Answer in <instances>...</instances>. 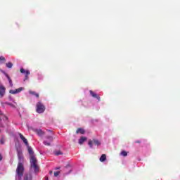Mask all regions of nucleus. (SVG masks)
<instances>
[{
	"label": "nucleus",
	"instance_id": "bb28decb",
	"mask_svg": "<svg viewBox=\"0 0 180 180\" xmlns=\"http://www.w3.org/2000/svg\"><path fill=\"white\" fill-rule=\"evenodd\" d=\"M134 143H135L140 144V143H141V141L137 140V141H135Z\"/></svg>",
	"mask_w": 180,
	"mask_h": 180
},
{
	"label": "nucleus",
	"instance_id": "ddd939ff",
	"mask_svg": "<svg viewBox=\"0 0 180 180\" xmlns=\"http://www.w3.org/2000/svg\"><path fill=\"white\" fill-rule=\"evenodd\" d=\"M29 94H30V95H34V96H36V98H39V94L36 93V91H33L32 90L29 91Z\"/></svg>",
	"mask_w": 180,
	"mask_h": 180
},
{
	"label": "nucleus",
	"instance_id": "7ed1b4c3",
	"mask_svg": "<svg viewBox=\"0 0 180 180\" xmlns=\"http://www.w3.org/2000/svg\"><path fill=\"white\" fill-rule=\"evenodd\" d=\"M36 108L37 113H44V110H46V107L40 101L37 103Z\"/></svg>",
	"mask_w": 180,
	"mask_h": 180
},
{
	"label": "nucleus",
	"instance_id": "cd10ccee",
	"mask_svg": "<svg viewBox=\"0 0 180 180\" xmlns=\"http://www.w3.org/2000/svg\"><path fill=\"white\" fill-rule=\"evenodd\" d=\"M24 180H29V177H27V176H25Z\"/></svg>",
	"mask_w": 180,
	"mask_h": 180
},
{
	"label": "nucleus",
	"instance_id": "6e6552de",
	"mask_svg": "<svg viewBox=\"0 0 180 180\" xmlns=\"http://www.w3.org/2000/svg\"><path fill=\"white\" fill-rule=\"evenodd\" d=\"M5 86H0V96L1 98H3L4 95H5Z\"/></svg>",
	"mask_w": 180,
	"mask_h": 180
},
{
	"label": "nucleus",
	"instance_id": "9b49d317",
	"mask_svg": "<svg viewBox=\"0 0 180 180\" xmlns=\"http://www.w3.org/2000/svg\"><path fill=\"white\" fill-rule=\"evenodd\" d=\"M86 141V137L85 136H82L79 139V144H84V142Z\"/></svg>",
	"mask_w": 180,
	"mask_h": 180
},
{
	"label": "nucleus",
	"instance_id": "c756f323",
	"mask_svg": "<svg viewBox=\"0 0 180 180\" xmlns=\"http://www.w3.org/2000/svg\"><path fill=\"white\" fill-rule=\"evenodd\" d=\"M49 174L51 175L53 174V172L52 171L49 172Z\"/></svg>",
	"mask_w": 180,
	"mask_h": 180
},
{
	"label": "nucleus",
	"instance_id": "a211bd4d",
	"mask_svg": "<svg viewBox=\"0 0 180 180\" xmlns=\"http://www.w3.org/2000/svg\"><path fill=\"white\" fill-rule=\"evenodd\" d=\"M121 155H122L123 157H127V152H126V150H122L121 152Z\"/></svg>",
	"mask_w": 180,
	"mask_h": 180
},
{
	"label": "nucleus",
	"instance_id": "f03ea898",
	"mask_svg": "<svg viewBox=\"0 0 180 180\" xmlns=\"http://www.w3.org/2000/svg\"><path fill=\"white\" fill-rule=\"evenodd\" d=\"M18 157V164L16 169V174L19 178L23 176V172H25V167H23V162H25L23 155H19Z\"/></svg>",
	"mask_w": 180,
	"mask_h": 180
},
{
	"label": "nucleus",
	"instance_id": "4be33fe9",
	"mask_svg": "<svg viewBox=\"0 0 180 180\" xmlns=\"http://www.w3.org/2000/svg\"><path fill=\"white\" fill-rule=\"evenodd\" d=\"M17 153H18V157L19 155H23V154L22 153V150H17Z\"/></svg>",
	"mask_w": 180,
	"mask_h": 180
},
{
	"label": "nucleus",
	"instance_id": "39448f33",
	"mask_svg": "<svg viewBox=\"0 0 180 180\" xmlns=\"http://www.w3.org/2000/svg\"><path fill=\"white\" fill-rule=\"evenodd\" d=\"M90 95L93 97L95 98L98 101V102H101V96L98 95L96 93L94 92V91L90 90Z\"/></svg>",
	"mask_w": 180,
	"mask_h": 180
},
{
	"label": "nucleus",
	"instance_id": "7c9ffc66",
	"mask_svg": "<svg viewBox=\"0 0 180 180\" xmlns=\"http://www.w3.org/2000/svg\"><path fill=\"white\" fill-rule=\"evenodd\" d=\"M45 180H49V177H45Z\"/></svg>",
	"mask_w": 180,
	"mask_h": 180
},
{
	"label": "nucleus",
	"instance_id": "473e14b6",
	"mask_svg": "<svg viewBox=\"0 0 180 180\" xmlns=\"http://www.w3.org/2000/svg\"><path fill=\"white\" fill-rule=\"evenodd\" d=\"M56 169H60V167H56Z\"/></svg>",
	"mask_w": 180,
	"mask_h": 180
},
{
	"label": "nucleus",
	"instance_id": "2f4dec72",
	"mask_svg": "<svg viewBox=\"0 0 180 180\" xmlns=\"http://www.w3.org/2000/svg\"><path fill=\"white\" fill-rule=\"evenodd\" d=\"M2 112L0 111V116H2Z\"/></svg>",
	"mask_w": 180,
	"mask_h": 180
},
{
	"label": "nucleus",
	"instance_id": "423d86ee",
	"mask_svg": "<svg viewBox=\"0 0 180 180\" xmlns=\"http://www.w3.org/2000/svg\"><path fill=\"white\" fill-rule=\"evenodd\" d=\"M23 90V87H20L17 89L15 90H10L9 92L10 94H11L12 95H15L16 94H20V92Z\"/></svg>",
	"mask_w": 180,
	"mask_h": 180
},
{
	"label": "nucleus",
	"instance_id": "f257e3e1",
	"mask_svg": "<svg viewBox=\"0 0 180 180\" xmlns=\"http://www.w3.org/2000/svg\"><path fill=\"white\" fill-rule=\"evenodd\" d=\"M27 147L28 153L30 155V164H31V168H34V172H39V166L37 165V160L36 159V157H34L33 149L30 146Z\"/></svg>",
	"mask_w": 180,
	"mask_h": 180
},
{
	"label": "nucleus",
	"instance_id": "6ab92c4d",
	"mask_svg": "<svg viewBox=\"0 0 180 180\" xmlns=\"http://www.w3.org/2000/svg\"><path fill=\"white\" fill-rule=\"evenodd\" d=\"M4 105H8V106H11V108H15V105L12 103L6 102Z\"/></svg>",
	"mask_w": 180,
	"mask_h": 180
},
{
	"label": "nucleus",
	"instance_id": "412c9836",
	"mask_svg": "<svg viewBox=\"0 0 180 180\" xmlns=\"http://www.w3.org/2000/svg\"><path fill=\"white\" fill-rule=\"evenodd\" d=\"M47 140H49L50 142L53 141V139L51 136H46Z\"/></svg>",
	"mask_w": 180,
	"mask_h": 180
},
{
	"label": "nucleus",
	"instance_id": "dca6fc26",
	"mask_svg": "<svg viewBox=\"0 0 180 180\" xmlns=\"http://www.w3.org/2000/svg\"><path fill=\"white\" fill-rule=\"evenodd\" d=\"M6 67H7V68H12V67H13V64L11 62H8L6 64Z\"/></svg>",
	"mask_w": 180,
	"mask_h": 180
},
{
	"label": "nucleus",
	"instance_id": "f8f14e48",
	"mask_svg": "<svg viewBox=\"0 0 180 180\" xmlns=\"http://www.w3.org/2000/svg\"><path fill=\"white\" fill-rule=\"evenodd\" d=\"M100 161L101 162H105V161H106V155L105 154L101 155Z\"/></svg>",
	"mask_w": 180,
	"mask_h": 180
},
{
	"label": "nucleus",
	"instance_id": "2eb2a0df",
	"mask_svg": "<svg viewBox=\"0 0 180 180\" xmlns=\"http://www.w3.org/2000/svg\"><path fill=\"white\" fill-rule=\"evenodd\" d=\"M29 75H30V71L27 70V74H25V77L24 79V81H27V79H29Z\"/></svg>",
	"mask_w": 180,
	"mask_h": 180
},
{
	"label": "nucleus",
	"instance_id": "393cba45",
	"mask_svg": "<svg viewBox=\"0 0 180 180\" xmlns=\"http://www.w3.org/2000/svg\"><path fill=\"white\" fill-rule=\"evenodd\" d=\"M6 59H5V57L0 56V61H6Z\"/></svg>",
	"mask_w": 180,
	"mask_h": 180
},
{
	"label": "nucleus",
	"instance_id": "a878e982",
	"mask_svg": "<svg viewBox=\"0 0 180 180\" xmlns=\"http://www.w3.org/2000/svg\"><path fill=\"white\" fill-rule=\"evenodd\" d=\"M60 175V172H54V176H58Z\"/></svg>",
	"mask_w": 180,
	"mask_h": 180
},
{
	"label": "nucleus",
	"instance_id": "5701e85b",
	"mask_svg": "<svg viewBox=\"0 0 180 180\" xmlns=\"http://www.w3.org/2000/svg\"><path fill=\"white\" fill-rule=\"evenodd\" d=\"M44 144L45 146H51V144L50 143V142H48L47 141H44Z\"/></svg>",
	"mask_w": 180,
	"mask_h": 180
},
{
	"label": "nucleus",
	"instance_id": "0eeeda50",
	"mask_svg": "<svg viewBox=\"0 0 180 180\" xmlns=\"http://www.w3.org/2000/svg\"><path fill=\"white\" fill-rule=\"evenodd\" d=\"M18 134H19V136L21 139V140L23 141L24 144H25L26 147H28L29 142L27 141L26 138L21 133H19Z\"/></svg>",
	"mask_w": 180,
	"mask_h": 180
},
{
	"label": "nucleus",
	"instance_id": "4468645a",
	"mask_svg": "<svg viewBox=\"0 0 180 180\" xmlns=\"http://www.w3.org/2000/svg\"><path fill=\"white\" fill-rule=\"evenodd\" d=\"M6 77L8 79L10 86H13V84L12 83V79H11V77H9V75H6Z\"/></svg>",
	"mask_w": 180,
	"mask_h": 180
},
{
	"label": "nucleus",
	"instance_id": "20e7f679",
	"mask_svg": "<svg viewBox=\"0 0 180 180\" xmlns=\"http://www.w3.org/2000/svg\"><path fill=\"white\" fill-rule=\"evenodd\" d=\"M94 144H95V146H101V142L98 139H93V141H89V146L91 148L94 147Z\"/></svg>",
	"mask_w": 180,
	"mask_h": 180
},
{
	"label": "nucleus",
	"instance_id": "1a4fd4ad",
	"mask_svg": "<svg viewBox=\"0 0 180 180\" xmlns=\"http://www.w3.org/2000/svg\"><path fill=\"white\" fill-rule=\"evenodd\" d=\"M85 134V129L82 128H78L76 131V134Z\"/></svg>",
	"mask_w": 180,
	"mask_h": 180
},
{
	"label": "nucleus",
	"instance_id": "f3484780",
	"mask_svg": "<svg viewBox=\"0 0 180 180\" xmlns=\"http://www.w3.org/2000/svg\"><path fill=\"white\" fill-rule=\"evenodd\" d=\"M54 154L57 156L58 155H63V153H61L60 150H56V151H54Z\"/></svg>",
	"mask_w": 180,
	"mask_h": 180
},
{
	"label": "nucleus",
	"instance_id": "b1692460",
	"mask_svg": "<svg viewBox=\"0 0 180 180\" xmlns=\"http://www.w3.org/2000/svg\"><path fill=\"white\" fill-rule=\"evenodd\" d=\"M0 144H5V139L1 138V139L0 140Z\"/></svg>",
	"mask_w": 180,
	"mask_h": 180
},
{
	"label": "nucleus",
	"instance_id": "aec40b11",
	"mask_svg": "<svg viewBox=\"0 0 180 180\" xmlns=\"http://www.w3.org/2000/svg\"><path fill=\"white\" fill-rule=\"evenodd\" d=\"M20 71L21 74H25L26 75L27 72V70H26L23 68H20Z\"/></svg>",
	"mask_w": 180,
	"mask_h": 180
},
{
	"label": "nucleus",
	"instance_id": "9d476101",
	"mask_svg": "<svg viewBox=\"0 0 180 180\" xmlns=\"http://www.w3.org/2000/svg\"><path fill=\"white\" fill-rule=\"evenodd\" d=\"M34 131L38 136H44V132L41 129H35Z\"/></svg>",
	"mask_w": 180,
	"mask_h": 180
},
{
	"label": "nucleus",
	"instance_id": "c85d7f7f",
	"mask_svg": "<svg viewBox=\"0 0 180 180\" xmlns=\"http://www.w3.org/2000/svg\"><path fill=\"white\" fill-rule=\"evenodd\" d=\"M0 161H2V155L0 154Z\"/></svg>",
	"mask_w": 180,
	"mask_h": 180
}]
</instances>
